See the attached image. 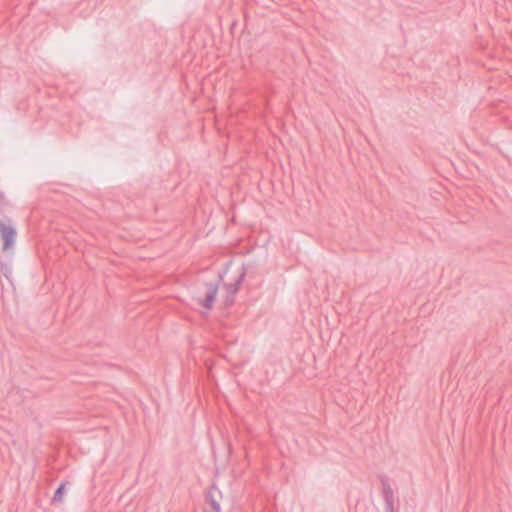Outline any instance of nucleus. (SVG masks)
<instances>
[{"mask_svg": "<svg viewBox=\"0 0 512 512\" xmlns=\"http://www.w3.org/2000/svg\"><path fill=\"white\" fill-rule=\"evenodd\" d=\"M217 289V283H209L204 286L203 296L199 298V302L204 309L210 310L212 308Z\"/></svg>", "mask_w": 512, "mask_h": 512, "instance_id": "2", "label": "nucleus"}, {"mask_svg": "<svg viewBox=\"0 0 512 512\" xmlns=\"http://www.w3.org/2000/svg\"><path fill=\"white\" fill-rule=\"evenodd\" d=\"M64 488H65V484L64 483L59 486V488L56 490V492L54 494V497H53L54 501H58V502L62 501V497H63V494H64Z\"/></svg>", "mask_w": 512, "mask_h": 512, "instance_id": "3", "label": "nucleus"}, {"mask_svg": "<svg viewBox=\"0 0 512 512\" xmlns=\"http://www.w3.org/2000/svg\"><path fill=\"white\" fill-rule=\"evenodd\" d=\"M0 235L3 241V250L8 251L15 244L16 230L9 222L0 221Z\"/></svg>", "mask_w": 512, "mask_h": 512, "instance_id": "1", "label": "nucleus"}]
</instances>
